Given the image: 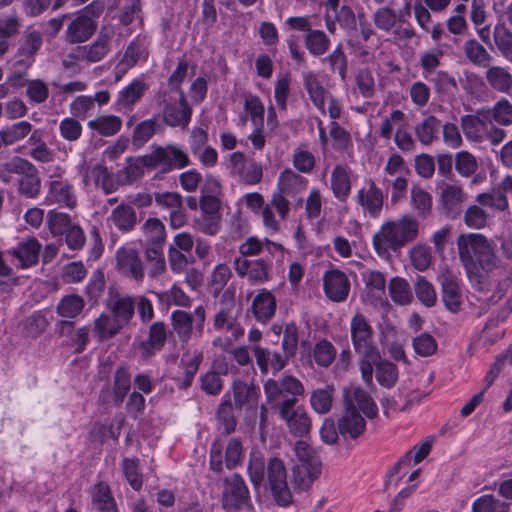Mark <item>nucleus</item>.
<instances>
[{"instance_id": "864d4df0", "label": "nucleus", "mask_w": 512, "mask_h": 512, "mask_svg": "<svg viewBox=\"0 0 512 512\" xmlns=\"http://www.w3.org/2000/svg\"><path fill=\"white\" fill-rule=\"evenodd\" d=\"M483 111L489 115L490 122L494 120L504 126L512 124V104L506 99L498 101L492 109Z\"/></svg>"}, {"instance_id": "ea45409f", "label": "nucleus", "mask_w": 512, "mask_h": 512, "mask_svg": "<svg viewBox=\"0 0 512 512\" xmlns=\"http://www.w3.org/2000/svg\"><path fill=\"white\" fill-rule=\"evenodd\" d=\"M110 310L111 314L125 327L134 316L133 299L130 296L114 299L111 302Z\"/></svg>"}, {"instance_id": "603ef678", "label": "nucleus", "mask_w": 512, "mask_h": 512, "mask_svg": "<svg viewBox=\"0 0 512 512\" xmlns=\"http://www.w3.org/2000/svg\"><path fill=\"white\" fill-rule=\"evenodd\" d=\"M411 204L419 215L426 217L432 208V196L422 187L414 185L411 188Z\"/></svg>"}, {"instance_id": "7c9ffc66", "label": "nucleus", "mask_w": 512, "mask_h": 512, "mask_svg": "<svg viewBox=\"0 0 512 512\" xmlns=\"http://www.w3.org/2000/svg\"><path fill=\"white\" fill-rule=\"evenodd\" d=\"M107 221L120 231L127 232L136 224V213L132 206L121 204L111 212Z\"/></svg>"}, {"instance_id": "bb28decb", "label": "nucleus", "mask_w": 512, "mask_h": 512, "mask_svg": "<svg viewBox=\"0 0 512 512\" xmlns=\"http://www.w3.org/2000/svg\"><path fill=\"white\" fill-rule=\"evenodd\" d=\"M304 87L309 95L310 100L322 115L326 114V89L320 80V75L313 71L303 73Z\"/></svg>"}, {"instance_id": "13d9d810", "label": "nucleus", "mask_w": 512, "mask_h": 512, "mask_svg": "<svg viewBox=\"0 0 512 512\" xmlns=\"http://www.w3.org/2000/svg\"><path fill=\"white\" fill-rule=\"evenodd\" d=\"M203 356L202 353L194 350L192 354L187 353L183 355L182 362L184 364V374L185 378L183 384L180 387H188L196 375L199 365L202 362Z\"/></svg>"}, {"instance_id": "2f4dec72", "label": "nucleus", "mask_w": 512, "mask_h": 512, "mask_svg": "<svg viewBox=\"0 0 512 512\" xmlns=\"http://www.w3.org/2000/svg\"><path fill=\"white\" fill-rule=\"evenodd\" d=\"M307 179L290 169L280 173L277 182V191L285 195H293L303 191L307 186Z\"/></svg>"}, {"instance_id": "1a4fd4ad", "label": "nucleus", "mask_w": 512, "mask_h": 512, "mask_svg": "<svg viewBox=\"0 0 512 512\" xmlns=\"http://www.w3.org/2000/svg\"><path fill=\"white\" fill-rule=\"evenodd\" d=\"M249 491L243 478L234 474L224 479L222 507L226 512H236L247 505Z\"/></svg>"}, {"instance_id": "423d86ee", "label": "nucleus", "mask_w": 512, "mask_h": 512, "mask_svg": "<svg viewBox=\"0 0 512 512\" xmlns=\"http://www.w3.org/2000/svg\"><path fill=\"white\" fill-rule=\"evenodd\" d=\"M148 168L159 169L168 173L174 169H182L189 164L188 155L176 145L158 146L146 154Z\"/></svg>"}, {"instance_id": "c03bdc74", "label": "nucleus", "mask_w": 512, "mask_h": 512, "mask_svg": "<svg viewBox=\"0 0 512 512\" xmlns=\"http://www.w3.org/2000/svg\"><path fill=\"white\" fill-rule=\"evenodd\" d=\"M85 302L79 295H67L57 305V313L63 318H75L83 310Z\"/></svg>"}, {"instance_id": "7ed1b4c3", "label": "nucleus", "mask_w": 512, "mask_h": 512, "mask_svg": "<svg viewBox=\"0 0 512 512\" xmlns=\"http://www.w3.org/2000/svg\"><path fill=\"white\" fill-rule=\"evenodd\" d=\"M418 222L409 215L384 221L372 237V245L379 257L387 258L418 235Z\"/></svg>"}, {"instance_id": "c756f323", "label": "nucleus", "mask_w": 512, "mask_h": 512, "mask_svg": "<svg viewBox=\"0 0 512 512\" xmlns=\"http://www.w3.org/2000/svg\"><path fill=\"white\" fill-rule=\"evenodd\" d=\"M440 121L432 115L426 116L414 126L417 140L425 146L431 145L438 137Z\"/></svg>"}, {"instance_id": "de8ad7c7", "label": "nucleus", "mask_w": 512, "mask_h": 512, "mask_svg": "<svg viewBox=\"0 0 512 512\" xmlns=\"http://www.w3.org/2000/svg\"><path fill=\"white\" fill-rule=\"evenodd\" d=\"M376 366V379L380 385L386 388L392 387L398 379V369L395 364L388 361H381V358L373 367Z\"/></svg>"}, {"instance_id": "e2e57ef3", "label": "nucleus", "mask_w": 512, "mask_h": 512, "mask_svg": "<svg viewBox=\"0 0 512 512\" xmlns=\"http://www.w3.org/2000/svg\"><path fill=\"white\" fill-rule=\"evenodd\" d=\"M463 220L471 229H482L487 225L488 215L480 206L471 205L466 209Z\"/></svg>"}, {"instance_id": "dca6fc26", "label": "nucleus", "mask_w": 512, "mask_h": 512, "mask_svg": "<svg viewBox=\"0 0 512 512\" xmlns=\"http://www.w3.org/2000/svg\"><path fill=\"white\" fill-rule=\"evenodd\" d=\"M236 273L247 278L252 284H261L270 280L271 265L263 259L248 260L237 257L234 261Z\"/></svg>"}, {"instance_id": "4468645a", "label": "nucleus", "mask_w": 512, "mask_h": 512, "mask_svg": "<svg viewBox=\"0 0 512 512\" xmlns=\"http://www.w3.org/2000/svg\"><path fill=\"white\" fill-rule=\"evenodd\" d=\"M438 282L442 290V301L451 312H457L461 304V291L458 273L447 266L441 267Z\"/></svg>"}, {"instance_id": "4be33fe9", "label": "nucleus", "mask_w": 512, "mask_h": 512, "mask_svg": "<svg viewBox=\"0 0 512 512\" xmlns=\"http://www.w3.org/2000/svg\"><path fill=\"white\" fill-rule=\"evenodd\" d=\"M41 244L37 239L30 237L22 240L16 247L8 251L16 266L29 268L38 263Z\"/></svg>"}, {"instance_id": "e433bc0d", "label": "nucleus", "mask_w": 512, "mask_h": 512, "mask_svg": "<svg viewBox=\"0 0 512 512\" xmlns=\"http://www.w3.org/2000/svg\"><path fill=\"white\" fill-rule=\"evenodd\" d=\"M92 503L99 512H117L114 498L106 483H98L93 491Z\"/></svg>"}, {"instance_id": "39448f33", "label": "nucleus", "mask_w": 512, "mask_h": 512, "mask_svg": "<svg viewBox=\"0 0 512 512\" xmlns=\"http://www.w3.org/2000/svg\"><path fill=\"white\" fill-rule=\"evenodd\" d=\"M296 463L293 468V482L300 490H307L320 476L321 462L317 453L303 440L295 443Z\"/></svg>"}, {"instance_id": "09e8293b", "label": "nucleus", "mask_w": 512, "mask_h": 512, "mask_svg": "<svg viewBox=\"0 0 512 512\" xmlns=\"http://www.w3.org/2000/svg\"><path fill=\"white\" fill-rule=\"evenodd\" d=\"M145 240L152 245H162L165 240V227L156 218H149L142 226Z\"/></svg>"}, {"instance_id": "680f3d73", "label": "nucleus", "mask_w": 512, "mask_h": 512, "mask_svg": "<svg viewBox=\"0 0 512 512\" xmlns=\"http://www.w3.org/2000/svg\"><path fill=\"white\" fill-rule=\"evenodd\" d=\"M463 49L467 58L476 65H487L491 59L487 50L476 40L465 42Z\"/></svg>"}, {"instance_id": "a18cd8bd", "label": "nucleus", "mask_w": 512, "mask_h": 512, "mask_svg": "<svg viewBox=\"0 0 512 512\" xmlns=\"http://www.w3.org/2000/svg\"><path fill=\"white\" fill-rule=\"evenodd\" d=\"M248 474L250 481L255 488L260 486L265 477V460L263 454L258 450H251L248 463Z\"/></svg>"}, {"instance_id": "5701e85b", "label": "nucleus", "mask_w": 512, "mask_h": 512, "mask_svg": "<svg viewBox=\"0 0 512 512\" xmlns=\"http://www.w3.org/2000/svg\"><path fill=\"white\" fill-rule=\"evenodd\" d=\"M466 198L463 188L456 183H442L440 186L439 205L449 215H457Z\"/></svg>"}, {"instance_id": "0e129e2a", "label": "nucleus", "mask_w": 512, "mask_h": 512, "mask_svg": "<svg viewBox=\"0 0 512 512\" xmlns=\"http://www.w3.org/2000/svg\"><path fill=\"white\" fill-rule=\"evenodd\" d=\"M155 295L161 303H165L167 305L172 303L176 306L186 307L190 302L189 297L177 285H173L168 291L156 292Z\"/></svg>"}, {"instance_id": "a211bd4d", "label": "nucleus", "mask_w": 512, "mask_h": 512, "mask_svg": "<svg viewBox=\"0 0 512 512\" xmlns=\"http://www.w3.org/2000/svg\"><path fill=\"white\" fill-rule=\"evenodd\" d=\"M96 29L91 7H86L78 13L66 29V40L69 43H81L91 37Z\"/></svg>"}, {"instance_id": "58836bf2", "label": "nucleus", "mask_w": 512, "mask_h": 512, "mask_svg": "<svg viewBox=\"0 0 512 512\" xmlns=\"http://www.w3.org/2000/svg\"><path fill=\"white\" fill-rule=\"evenodd\" d=\"M30 172H35V167L20 157H14L0 165V178L4 182H9L13 174L23 175Z\"/></svg>"}, {"instance_id": "f3484780", "label": "nucleus", "mask_w": 512, "mask_h": 512, "mask_svg": "<svg viewBox=\"0 0 512 512\" xmlns=\"http://www.w3.org/2000/svg\"><path fill=\"white\" fill-rule=\"evenodd\" d=\"M47 205H57L64 208H74L77 197L73 186L63 179L51 180L44 198Z\"/></svg>"}, {"instance_id": "9d476101", "label": "nucleus", "mask_w": 512, "mask_h": 512, "mask_svg": "<svg viewBox=\"0 0 512 512\" xmlns=\"http://www.w3.org/2000/svg\"><path fill=\"white\" fill-rule=\"evenodd\" d=\"M356 201L365 215L378 218L383 210L384 194L375 181L367 177L364 178L362 186L356 193Z\"/></svg>"}, {"instance_id": "f704fd0d", "label": "nucleus", "mask_w": 512, "mask_h": 512, "mask_svg": "<svg viewBox=\"0 0 512 512\" xmlns=\"http://www.w3.org/2000/svg\"><path fill=\"white\" fill-rule=\"evenodd\" d=\"M122 325L112 314H101L94 322V333L99 340H107L115 336Z\"/></svg>"}, {"instance_id": "3c124183", "label": "nucleus", "mask_w": 512, "mask_h": 512, "mask_svg": "<svg viewBox=\"0 0 512 512\" xmlns=\"http://www.w3.org/2000/svg\"><path fill=\"white\" fill-rule=\"evenodd\" d=\"M406 125L407 120L405 114L401 110L396 109L381 121L379 134L382 138L389 140L393 135L394 129Z\"/></svg>"}, {"instance_id": "a19ab883", "label": "nucleus", "mask_w": 512, "mask_h": 512, "mask_svg": "<svg viewBox=\"0 0 512 512\" xmlns=\"http://www.w3.org/2000/svg\"><path fill=\"white\" fill-rule=\"evenodd\" d=\"M32 130L28 121H20L0 130V141L5 145H12L24 139Z\"/></svg>"}, {"instance_id": "9b49d317", "label": "nucleus", "mask_w": 512, "mask_h": 512, "mask_svg": "<svg viewBox=\"0 0 512 512\" xmlns=\"http://www.w3.org/2000/svg\"><path fill=\"white\" fill-rule=\"evenodd\" d=\"M295 402V398L283 400L279 405V414L294 436L303 437L309 433L311 421L304 407L294 408Z\"/></svg>"}, {"instance_id": "a878e982", "label": "nucleus", "mask_w": 512, "mask_h": 512, "mask_svg": "<svg viewBox=\"0 0 512 512\" xmlns=\"http://www.w3.org/2000/svg\"><path fill=\"white\" fill-rule=\"evenodd\" d=\"M352 170L342 164H337L331 173L330 188L334 197L345 202L350 195L352 188Z\"/></svg>"}, {"instance_id": "5fc2aeb1", "label": "nucleus", "mask_w": 512, "mask_h": 512, "mask_svg": "<svg viewBox=\"0 0 512 512\" xmlns=\"http://www.w3.org/2000/svg\"><path fill=\"white\" fill-rule=\"evenodd\" d=\"M476 201L483 206H487L499 211L508 208L509 202L506 194L500 189H494L490 193H481L476 196Z\"/></svg>"}, {"instance_id": "f257e3e1", "label": "nucleus", "mask_w": 512, "mask_h": 512, "mask_svg": "<svg viewBox=\"0 0 512 512\" xmlns=\"http://www.w3.org/2000/svg\"><path fill=\"white\" fill-rule=\"evenodd\" d=\"M457 249L471 285L483 290L486 278L483 272H492L500 266L491 243L479 233L461 234L457 238Z\"/></svg>"}, {"instance_id": "c9c22d12", "label": "nucleus", "mask_w": 512, "mask_h": 512, "mask_svg": "<svg viewBox=\"0 0 512 512\" xmlns=\"http://www.w3.org/2000/svg\"><path fill=\"white\" fill-rule=\"evenodd\" d=\"M493 39L502 56L512 63V32L505 23L499 22L494 26Z\"/></svg>"}, {"instance_id": "338daca9", "label": "nucleus", "mask_w": 512, "mask_h": 512, "mask_svg": "<svg viewBox=\"0 0 512 512\" xmlns=\"http://www.w3.org/2000/svg\"><path fill=\"white\" fill-rule=\"evenodd\" d=\"M47 224L53 235H62L70 228L71 219L66 213L51 210L47 216Z\"/></svg>"}, {"instance_id": "79ce46f5", "label": "nucleus", "mask_w": 512, "mask_h": 512, "mask_svg": "<svg viewBox=\"0 0 512 512\" xmlns=\"http://www.w3.org/2000/svg\"><path fill=\"white\" fill-rule=\"evenodd\" d=\"M391 299L399 305H407L412 300L409 283L401 277H394L388 284Z\"/></svg>"}, {"instance_id": "69168bd1", "label": "nucleus", "mask_w": 512, "mask_h": 512, "mask_svg": "<svg viewBox=\"0 0 512 512\" xmlns=\"http://www.w3.org/2000/svg\"><path fill=\"white\" fill-rule=\"evenodd\" d=\"M476 158L467 151L458 152L455 156V169L462 177H469L476 172Z\"/></svg>"}, {"instance_id": "72a5a7b5", "label": "nucleus", "mask_w": 512, "mask_h": 512, "mask_svg": "<svg viewBox=\"0 0 512 512\" xmlns=\"http://www.w3.org/2000/svg\"><path fill=\"white\" fill-rule=\"evenodd\" d=\"M88 127L101 136L117 134L122 127V120L116 115H100L88 122Z\"/></svg>"}, {"instance_id": "bf43d9fd", "label": "nucleus", "mask_w": 512, "mask_h": 512, "mask_svg": "<svg viewBox=\"0 0 512 512\" xmlns=\"http://www.w3.org/2000/svg\"><path fill=\"white\" fill-rule=\"evenodd\" d=\"M82 125L78 118L65 117L59 123L60 136L69 142H75L82 135Z\"/></svg>"}, {"instance_id": "473e14b6", "label": "nucleus", "mask_w": 512, "mask_h": 512, "mask_svg": "<svg viewBox=\"0 0 512 512\" xmlns=\"http://www.w3.org/2000/svg\"><path fill=\"white\" fill-rule=\"evenodd\" d=\"M365 295L371 301L380 300L385 295L386 279L382 272L367 270L363 274Z\"/></svg>"}, {"instance_id": "c85d7f7f", "label": "nucleus", "mask_w": 512, "mask_h": 512, "mask_svg": "<svg viewBox=\"0 0 512 512\" xmlns=\"http://www.w3.org/2000/svg\"><path fill=\"white\" fill-rule=\"evenodd\" d=\"M485 78L489 86L498 92L508 93L512 89V74L506 67H488Z\"/></svg>"}, {"instance_id": "412c9836", "label": "nucleus", "mask_w": 512, "mask_h": 512, "mask_svg": "<svg viewBox=\"0 0 512 512\" xmlns=\"http://www.w3.org/2000/svg\"><path fill=\"white\" fill-rule=\"evenodd\" d=\"M266 399L270 404L278 403L285 392L292 396H300L304 393L302 383L292 375H285L280 382L268 380L264 384Z\"/></svg>"}, {"instance_id": "f03ea898", "label": "nucleus", "mask_w": 512, "mask_h": 512, "mask_svg": "<svg viewBox=\"0 0 512 512\" xmlns=\"http://www.w3.org/2000/svg\"><path fill=\"white\" fill-rule=\"evenodd\" d=\"M343 404L344 413L338 422L339 431L352 438L359 436L366 426V422L358 410L368 418H373L378 413L377 405L372 397L359 386L344 388Z\"/></svg>"}, {"instance_id": "b1692460", "label": "nucleus", "mask_w": 512, "mask_h": 512, "mask_svg": "<svg viewBox=\"0 0 512 512\" xmlns=\"http://www.w3.org/2000/svg\"><path fill=\"white\" fill-rule=\"evenodd\" d=\"M192 111L187 104L183 92L178 94L174 102H169L164 106L163 119L169 126H187L191 119Z\"/></svg>"}, {"instance_id": "ddd939ff", "label": "nucleus", "mask_w": 512, "mask_h": 512, "mask_svg": "<svg viewBox=\"0 0 512 512\" xmlns=\"http://www.w3.org/2000/svg\"><path fill=\"white\" fill-rule=\"evenodd\" d=\"M267 478L276 502L281 506L290 504L292 495L287 486L286 469L280 459L273 458L269 461Z\"/></svg>"}, {"instance_id": "6e6552de", "label": "nucleus", "mask_w": 512, "mask_h": 512, "mask_svg": "<svg viewBox=\"0 0 512 512\" xmlns=\"http://www.w3.org/2000/svg\"><path fill=\"white\" fill-rule=\"evenodd\" d=\"M205 318V309L203 306L195 308L193 316L183 310H176L171 314L173 331L180 341L188 342L192 336L193 326L196 333L199 335L202 334Z\"/></svg>"}, {"instance_id": "4d7b16f0", "label": "nucleus", "mask_w": 512, "mask_h": 512, "mask_svg": "<svg viewBox=\"0 0 512 512\" xmlns=\"http://www.w3.org/2000/svg\"><path fill=\"white\" fill-rule=\"evenodd\" d=\"M85 181H93L96 186H101L106 193L113 190L112 176L103 166L96 165L89 169L85 174Z\"/></svg>"}, {"instance_id": "6e6d98bb", "label": "nucleus", "mask_w": 512, "mask_h": 512, "mask_svg": "<svg viewBox=\"0 0 512 512\" xmlns=\"http://www.w3.org/2000/svg\"><path fill=\"white\" fill-rule=\"evenodd\" d=\"M414 290L419 301L426 307H432L436 303V291L433 285L423 276L416 278Z\"/></svg>"}, {"instance_id": "052dcab7", "label": "nucleus", "mask_w": 512, "mask_h": 512, "mask_svg": "<svg viewBox=\"0 0 512 512\" xmlns=\"http://www.w3.org/2000/svg\"><path fill=\"white\" fill-rule=\"evenodd\" d=\"M414 352L421 357H429L437 351L435 338L428 333H421L412 340Z\"/></svg>"}, {"instance_id": "20e7f679", "label": "nucleus", "mask_w": 512, "mask_h": 512, "mask_svg": "<svg viewBox=\"0 0 512 512\" xmlns=\"http://www.w3.org/2000/svg\"><path fill=\"white\" fill-rule=\"evenodd\" d=\"M373 328L361 313H355L350 320V335L354 350L360 355L359 368L367 384L373 381V364L380 359V353L373 344Z\"/></svg>"}, {"instance_id": "4c0bfd02", "label": "nucleus", "mask_w": 512, "mask_h": 512, "mask_svg": "<svg viewBox=\"0 0 512 512\" xmlns=\"http://www.w3.org/2000/svg\"><path fill=\"white\" fill-rule=\"evenodd\" d=\"M147 86L142 79L133 80L119 92L118 104L123 108H131L143 95Z\"/></svg>"}, {"instance_id": "cd10ccee", "label": "nucleus", "mask_w": 512, "mask_h": 512, "mask_svg": "<svg viewBox=\"0 0 512 512\" xmlns=\"http://www.w3.org/2000/svg\"><path fill=\"white\" fill-rule=\"evenodd\" d=\"M252 311L258 321L266 322L276 311V300L271 292L262 290L252 302Z\"/></svg>"}, {"instance_id": "393cba45", "label": "nucleus", "mask_w": 512, "mask_h": 512, "mask_svg": "<svg viewBox=\"0 0 512 512\" xmlns=\"http://www.w3.org/2000/svg\"><path fill=\"white\" fill-rule=\"evenodd\" d=\"M460 123L468 140L481 142L488 134L489 115L483 110L477 111L475 115L463 116Z\"/></svg>"}, {"instance_id": "49530a36", "label": "nucleus", "mask_w": 512, "mask_h": 512, "mask_svg": "<svg viewBox=\"0 0 512 512\" xmlns=\"http://www.w3.org/2000/svg\"><path fill=\"white\" fill-rule=\"evenodd\" d=\"M333 395V386H326L324 388L314 390L310 397L312 408L320 414L329 412L332 407Z\"/></svg>"}, {"instance_id": "774afa93", "label": "nucleus", "mask_w": 512, "mask_h": 512, "mask_svg": "<svg viewBox=\"0 0 512 512\" xmlns=\"http://www.w3.org/2000/svg\"><path fill=\"white\" fill-rule=\"evenodd\" d=\"M385 178H396L399 176H409L410 170L406 165L404 159L397 153H393L387 159L384 166Z\"/></svg>"}, {"instance_id": "0eeeda50", "label": "nucleus", "mask_w": 512, "mask_h": 512, "mask_svg": "<svg viewBox=\"0 0 512 512\" xmlns=\"http://www.w3.org/2000/svg\"><path fill=\"white\" fill-rule=\"evenodd\" d=\"M227 292L223 295L221 307L214 316L213 326L216 330L229 333V341H236L244 334V329L237 318L240 311L234 297Z\"/></svg>"}, {"instance_id": "6ab92c4d", "label": "nucleus", "mask_w": 512, "mask_h": 512, "mask_svg": "<svg viewBox=\"0 0 512 512\" xmlns=\"http://www.w3.org/2000/svg\"><path fill=\"white\" fill-rule=\"evenodd\" d=\"M114 36L113 26H103L93 43L80 48L81 58L91 63L101 61L110 51Z\"/></svg>"}, {"instance_id": "8fccbe9b", "label": "nucleus", "mask_w": 512, "mask_h": 512, "mask_svg": "<svg viewBox=\"0 0 512 512\" xmlns=\"http://www.w3.org/2000/svg\"><path fill=\"white\" fill-rule=\"evenodd\" d=\"M305 45L312 55L320 56L328 50L330 40L323 31L311 30L305 37Z\"/></svg>"}, {"instance_id": "aec40b11", "label": "nucleus", "mask_w": 512, "mask_h": 512, "mask_svg": "<svg viewBox=\"0 0 512 512\" xmlns=\"http://www.w3.org/2000/svg\"><path fill=\"white\" fill-rule=\"evenodd\" d=\"M323 289L327 298L332 302H343L349 295L350 281L344 272L332 269L323 275Z\"/></svg>"}, {"instance_id": "f8f14e48", "label": "nucleus", "mask_w": 512, "mask_h": 512, "mask_svg": "<svg viewBox=\"0 0 512 512\" xmlns=\"http://www.w3.org/2000/svg\"><path fill=\"white\" fill-rule=\"evenodd\" d=\"M117 271L137 282L144 278V266L139 251L133 243L121 246L115 255Z\"/></svg>"}, {"instance_id": "37998d69", "label": "nucleus", "mask_w": 512, "mask_h": 512, "mask_svg": "<svg viewBox=\"0 0 512 512\" xmlns=\"http://www.w3.org/2000/svg\"><path fill=\"white\" fill-rule=\"evenodd\" d=\"M433 439L429 438L422 442L420 445L415 446L412 450L408 451L402 459L395 465V469H400L403 466L410 467L416 465L424 460L430 453L432 448Z\"/></svg>"}, {"instance_id": "2eb2a0df", "label": "nucleus", "mask_w": 512, "mask_h": 512, "mask_svg": "<svg viewBox=\"0 0 512 512\" xmlns=\"http://www.w3.org/2000/svg\"><path fill=\"white\" fill-rule=\"evenodd\" d=\"M228 167L233 175L249 185L259 183L263 176L262 165L247 159L242 152H234L230 155Z\"/></svg>"}]
</instances>
